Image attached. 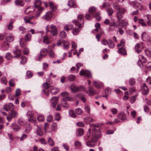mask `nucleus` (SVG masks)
I'll return each mask as SVG.
<instances>
[{"label": "nucleus", "instance_id": "39", "mask_svg": "<svg viewBox=\"0 0 151 151\" xmlns=\"http://www.w3.org/2000/svg\"><path fill=\"white\" fill-rule=\"evenodd\" d=\"M5 57L7 60H10L12 58V56L10 52H8L6 54Z\"/></svg>", "mask_w": 151, "mask_h": 151}, {"label": "nucleus", "instance_id": "26", "mask_svg": "<svg viewBox=\"0 0 151 151\" xmlns=\"http://www.w3.org/2000/svg\"><path fill=\"white\" fill-rule=\"evenodd\" d=\"M19 43L20 46L23 47L26 45V41L23 38H21L20 40Z\"/></svg>", "mask_w": 151, "mask_h": 151}, {"label": "nucleus", "instance_id": "37", "mask_svg": "<svg viewBox=\"0 0 151 151\" xmlns=\"http://www.w3.org/2000/svg\"><path fill=\"white\" fill-rule=\"evenodd\" d=\"M40 53L41 55L44 57L47 53V50L45 49H43L41 50Z\"/></svg>", "mask_w": 151, "mask_h": 151}, {"label": "nucleus", "instance_id": "14", "mask_svg": "<svg viewBox=\"0 0 151 151\" xmlns=\"http://www.w3.org/2000/svg\"><path fill=\"white\" fill-rule=\"evenodd\" d=\"M59 89L55 87H54L52 86L50 87V92L53 94H55L59 92Z\"/></svg>", "mask_w": 151, "mask_h": 151}, {"label": "nucleus", "instance_id": "2", "mask_svg": "<svg viewBox=\"0 0 151 151\" xmlns=\"http://www.w3.org/2000/svg\"><path fill=\"white\" fill-rule=\"evenodd\" d=\"M42 2L40 0H36L34 2L35 9L37 11L36 16L39 17L43 9L41 6Z\"/></svg>", "mask_w": 151, "mask_h": 151}, {"label": "nucleus", "instance_id": "44", "mask_svg": "<svg viewBox=\"0 0 151 151\" xmlns=\"http://www.w3.org/2000/svg\"><path fill=\"white\" fill-rule=\"evenodd\" d=\"M73 27L72 25H66L64 27V29L67 31H68L70 29Z\"/></svg>", "mask_w": 151, "mask_h": 151}, {"label": "nucleus", "instance_id": "13", "mask_svg": "<svg viewBox=\"0 0 151 151\" xmlns=\"http://www.w3.org/2000/svg\"><path fill=\"white\" fill-rule=\"evenodd\" d=\"M26 2H29L31 0H24ZM15 4L16 5L23 6L24 4V2L23 0H16L15 2Z\"/></svg>", "mask_w": 151, "mask_h": 151}, {"label": "nucleus", "instance_id": "56", "mask_svg": "<svg viewBox=\"0 0 151 151\" xmlns=\"http://www.w3.org/2000/svg\"><path fill=\"white\" fill-rule=\"evenodd\" d=\"M105 93L107 95H109L111 94V90L109 88H106L105 90Z\"/></svg>", "mask_w": 151, "mask_h": 151}, {"label": "nucleus", "instance_id": "58", "mask_svg": "<svg viewBox=\"0 0 151 151\" xmlns=\"http://www.w3.org/2000/svg\"><path fill=\"white\" fill-rule=\"evenodd\" d=\"M107 12L109 16L111 15L113 12V10L111 8H110L109 9L107 10Z\"/></svg>", "mask_w": 151, "mask_h": 151}, {"label": "nucleus", "instance_id": "8", "mask_svg": "<svg viewBox=\"0 0 151 151\" xmlns=\"http://www.w3.org/2000/svg\"><path fill=\"white\" fill-rule=\"evenodd\" d=\"M11 127L14 132H17L20 129V127L15 123H12L11 124Z\"/></svg>", "mask_w": 151, "mask_h": 151}, {"label": "nucleus", "instance_id": "16", "mask_svg": "<svg viewBox=\"0 0 151 151\" xmlns=\"http://www.w3.org/2000/svg\"><path fill=\"white\" fill-rule=\"evenodd\" d=\"M93 86L96 88H100L103 86V84L101 82L93 81Z\"/></svg>", "mask_w": 151, "mask_h": 151}, {"label": "nucleus", "instance_id": "43", "mask_svg": "<svg viewBox=\"0 0 151 151\" xmlns=\"http://www.w3.org/2000/svg\"><path fill=\"white\" fill-rule=\"evenodd\" d=\"M69 115L73 118H75L76 117V115L74 113V112L72 110H70L69 111Z\"/></svg>", "mask_w": 151, "mask_h": 151}, {"label": "nucleus", "instance_id": "47", "mask_svg": "<svg viewBox=\"0 0 151 151\" xmlns=\"http://www.w3.org/2000/svg\"><path fill=\"white\" fill-rule=\"evenodd\" d=\"M27 135L25 134H23L21 137L19 138L20 140L21 141H23L27 137Z\"/></svg>", "mask_w": 151, "mask_h": 151}, {"label": "nucleus", "instance_id": "41", "mask_svg": "<svg viewBox=\"0 0 151 151\" xmlns=\"http://www.w3.org/2000/svg\"><path fill=\"white\" fill-rule=\"evenodd\" d=\"M80 32L79 29L77 28L73 29L72 30V33L74 35H77Z\"/></svg>", "mask_w": 151, "mask_h": 151}, {"label": "nucleus", "instance_id": "48", "mask_svg": "<svg viewBox=\"0 0 151 151\" xmlns=\"http://www.w3.org/2000/svg\"><path fill=\"white\" fill-rule=\"evenodd\" d=\"M85 109L86 111L88 114H89L90 111V106L88 105H85Z\"/></svg>", "mask_w": 151, "mask_h": 151}, {"label": "nucleus", "instance_id": "12", "mask_svg": "<svg viewBox=\"0 0 151 151\" xmlns=\"http://www.w3.org/2000/svg\"><path fill=\"white\" fill-rule=\"evenodd\" d=\"M55 46L54 44L52 46H49L48 47V50L49 51V56L50 58H53L54 56V54L53 51V47Z\"/></svg>", "mask_w": 151, "mask_h": 151}, {"label": "nucleus", "instance_id": "7", "mask_svg": "<svg viewBox=\"0 0 151 151\" xmlns=\"http://www.w3.org/2000/svg\"><path fill=\"white\" fill-rule=\"evenodd\" d=\"M79 74L81 76L85 75L88 77H90L92 76L90 72L86 70H82L80 71Z\"/></svg>", "mask_w": 151, "mask_h": 151}, {"label": "nucleus", "instance_id": "53", "mask_svg": "<svg viewBox=\"0 0 151 151\" xmlns=\"http://www.w3.org/2000/svg\"><path fill=\"white\" fill-rule=\"evenodd\" d=\"M23 54L24 55H27L29 52V49L27 47H25L23 50Z\"/></svg>", "mask_w": 151, "mask_h": 151}, {"label": "nucleus", "instance_id": "9", "mask_svg": "<svg viewBox=\"0 0 151 151\" xmlns=\"http://www.w3.org/2000/svg\"><path fill=\"white\" fill-rule=\"evenodd\" d=\"M139 60L137 62V63L139 66L141 67L140 64H142V62L145 63L147 61V59L143 56L140 55L139 56Z\"/></svg>", "mask_w": 151, "mask_h": 151}, {"label": "nucleus", "instance_id": "21", "mask_svg": "<svg viewBox=\"0 0 151 151\" xmlns=\"http://www.w3.org/2000/svg\"><path fill=\"white\" fill-rule=\"evenodd\" d=\"M1 47L3 50H7L9 47V44L8 42H4L1 46Z\"/></svg>", "mask_w": 151, "mask_h": 151}, {"label": "nucleus", "instance_id": "64", "mask_svg": "<svg viewBox=\"0 0 151 151\" xmlns=\"http://www.w3.org/2000/svg\"><path fill=\"white\" fill-rule=\"evenodd\" d=\"M136 99V98L135 96H132L130 99V101L131 103L133 104L135 101Z\"/></svg>", "mask_w": 151, "mask_h": 151}, {"label": "nucleus", "instance_id": "42", "mask_svg": "<svg viewBox=\"0 0 151 151\" xmlns=\"http://www.w3.org/2000/svg\"><path fill=\"white\" fill-rule=\"evenodd\" d=\"M1 82L5 85L7 84V81L5 77H3L1 78Z\"/></svg>", "mask_w": 151, "mask_h": 151}, {"label": "nucleus", "instance_id": "45", "mask_svg": "<svg viewBox=\"0 0 151 151\" xmlns=\"http://www.w3.org/2000/svg\"><path fill=\"white\" fill-rule=\"evenodd\" d=\"M43 42L46 44H48L50 43V42L49 40L48 37L47 36H45L43 39Z\"/></svg>", "mask_w": 151, "mask_h": 151}, {"label": "nucleus", "instance_id": "52", "mask_svg": "<svg viewBox=\"0 0 151 151\" xmlns=\"http://www.w3.org/2000/svg\"><path fill=\"white\" fill-rule=\"evenodd\" d=\"M76 113L78 115L81 114L83 112L82 110L80 108H77L75 110Z\"/></svg>", "mask_w": 151, "mask_h": 151}, {"label": "nucleus", "instance_id": "27", "mask_svg": "<svg viewBox=\"0 0 151 151\" xmlns=\"http://www.w3.org/2000/svg\"><path fill=\"white\" fill-rule=\"evenodd\" d=\"M68 6L73 8H75L76 7L75 1L73 0H70L68 2Z\"/></svg>", "mask_w": 151, "mask_h": 151}, {"label": "nucleus", "instance_id": "30", "mask_svg": "<svg viewBox=\"0 0 151 151\" xmlns=\"http://www.w3.org/2000/svg\"><path fill=\"white\" fill-rule=\"evenodd\" d=\"M6 40L7 42H11L14 40V38L12 35H9L6 38Z\"/></svg>", "mask_w": 151, "mask_h": 151}, {"label": "nucleus", "instance_id": "35", "mask_svg": "<svg viewBox=\"0 0 151 151\" xmlns=\"http://www.w3.org/2000/svg\"><path fill=\"white\" fill-rule=\"evenodd\" d=\"M37 17L36 14L35 16H31L30 17H25L24 18V20L25 21V18H26V19H28V20L30 21V20L32 19L35 20L37 19V17Z\"/></svg>", "mask_w": 151, "mask_h": 151}, {"label": "nucleus", "instance_id": "54", "mask_svg": "<svg viewBox=\"0 0 151 151\" xmlns=\"http://www.w3.org/2000/svg\"><path fill=\"white\" fill-rule=\"evenodd\" d=\"M68 94H69V93L66 91H65L64 92H63L61 93V96H62L64 97H70L69 96Z\"/></svg>", "mask_w": 151, "mask_h": 151}, {"label": "nucleus", "instance_id": "60", "mask_svg": "<svg viewBox=\"0 0 151 151\" xmlns=\"http://www.w3.org/2000/svg\"><path fill=\"white\" fill-rule=\"evenodd\" d=\"M109 6V4L108 3H103L102 5L100 6L101 8V9L104 8H106L107 7H108Z\"/></svg>", "mask_w": 151, "mask_h": 151}, {"label": "nucleus", "instance_id": "6", "mask_svg": "<svg viewBox=\"0 0 151 151\" xmlns=\"http://www.w3.org/2000/svg\"><path fill=\"white\" fill-rule=\"evenodd\" d=\"M70 88L73 92H77L79 91H83L84 89V87L82 86L77 87L74 85H72L71 86Z\"/></svg>", "mask_w": 151, "mask_h": 151}, {"label": "nucleus", "instance_id": "50", "mask_svg": "<svg viewBox=\"0 0 151 151\" xmlns=\"http://www.w3.org/2000/svg\"><path fill=\"white\" fill-rule=\"evenodd\" d=\"M139 23L141 24L143 26L146 27L147 26L146 24L144 21L142 19H139Z\"/></svg>", "mask_w": 151, "mask_h": 151}, {"label": "nucleus", "instance_id": "31", "mask_svg": "<svg viewBox=\"0 0 151 151\" xmlns=\"http://www.w3.org/2000/svg\"><path fill=\"white\" fill-rule=\"evenodd\" d=\"M37 135L39 136H42L43 134V132L38 126H37Z\"/></svg>", "mask_w": 151, "mask_h": 151}, {"label": "nucleus", "instance_id": "29", "mask_svg": "<svg viewBox=\"0 0 151 151\" xmlns=\"http://www.w3.org/2000/svg\"><path fill=\"white\" fill-rule=\"evenodd\" d=\"M47 144L51 146H53L54 145V142L53 139L51 137L49 138Z\"/></svg>", "mask_w": 151, "mask_h": 151}, {"label": "nucleus", "instance_id": "59", "mask_svg": "<svg viewBox=\"0 0 151 151\" xmlns=\"http://www.w3.org/2000/svg\"><path fill=\"white\" fill-rule=\"evenodd\" d=\"M52 128V130L55 131L57 129V127L56 123H53L51 125Z\"/></svg>", "mask_w": 151, "mask_h": 151}, {"label": "nucleus", "instance_id": "32", "mask_svg": "<svg viewBox=\"0 0 151 151\" xmlns=\"http://www.w3.org/2000/svg\"><path fill=\"white\" fill-rule=\"evenodd\" d=\"M73 23L76 26H78V27L80 28H81L83 26H82V24H80V22L77 20H74L73 21Z\"/></svg>", "mask_w": 151, "mask_h": 151}, {"label": "nucleus", "instance_id": "51", "mask_svg": "<svg viewBox=\"0 0 151 151\" xmlns=\"http://www.w3.org/2000/svg\"><path fill=\"white\" fill-rule=\"evenodd\" d=\"M37 120L40 122H43L45 118L42 115H40L37 117Z\"/></svg>", "mask_w": 151, "mask_h": 151}, {"label": "nucleus", "instance_id": "1", "mask_svg": "<svg viewBox=\"0 0 151 151\" xmlns=\"http://www.w3.org/2000/svg\"><path fill=\"white\" fill-rule=\"evenodd\" d=\"M89 130H92V133L91 140L86 142V145L89 147H93L95 145V142L100 136V132L99 128L100 126L98 124H90Z\"/></svg>", "mask_w": 151, "mask_h": 151}, {"label": "nucleus", "instance_id": "62", "mask_svg": "<svg viewBox=\"0 0 151 151\" xmlns=\"http://www.w3.org/2000/svg\"><path fill=\"white\" fill-rule=\"evenodd\" d=\"M95 17L96 18V19L98 21L100 20L101 18L100 14L99 13H96Z\"/></svg>", "mask_w": 151, "mask_h": 151}, {"label": "nucleus", "instance_id": "10", "mask_svg": "<svg viewBox=\"0 0 151 151\" xmlns=\"http://www.w3.org/2000/svg\"><path fill=\"white\" fill-rule=\"evenodd\" d=\"M58 98L57 97H52L50 99V101L52 104V107L55 108V107L56 105L58 103Z\"/></svg>", "mask_w": 151, "mask_h": 151}, {"label": "nucleus", "instance_id": "3", "mask_svg": "<svg viewBox=\"0 0 151 151\" xmlns=\"http://www.w3.org/2000/svg\"><path fill=\"white\" fill-rule=\"evenodd\" d=\"M74 100V99L70 97H63L61 101V105L63 107L68 108L69 107V105L67 102V101H72Z\"/></svg>", "mask_w": 151, "mask_h": 151}, {"label": "nucleus", "instance_id": "63", "mask_svg": "<svg viewBox=\"0 0 151 151\" xmlns=\"http://www.w3.org/2000/svg\"><path fill=\"white\" fill-rule=\"evenodd\" d=\"M111 111L112 114L115 115L117 114L118 112V110L116 108H112L111 109Z\"/></svg>", "mask_w": 151, "mask_h": 151}, {"label": "nucleus", "instance_id": "25", "mask_svg": "<svg viewBox=\"0 0 151 151\" xmlns=\"http://www.w3.org/2000/svg\"><path fill=\"white\" fill-rule=\"evenodd\" d=\"M96 10V9L95 7L92 6L89 8L88 11L90 14H93L94 15Z\"/></svg>", "mask_w": 151, "mask_h": 151}, {"label": "nucleus", "instance_id": "36", "mask_svg": "<svg viewBox=\"0 0 151 151\" xmlns=\"http://www.w3.org/2000/svg\"><path fill=\"white\" fill-rule=\"evenodd\" d=\"M21 61L20 63L23 65L24 64L27 62V59L26 57L22 56L21 57Z\"/></svg>", "mask_w": 151, "mask_h": 151}, {"label": "nucleus", "instance_id": "18", "mask_svg": "<svg viewBox=\"0 0 151 151\" xmlns=\"http://www.w3.org/2000/svg\"><path fill=\"white\" fill-rule=\"evenodd\" d=\"M52 11L47 12L45 15L42 17V18L46 20H49L52 17Z\"/></svg>", "mask_w": 151, "mask_h": 151}, {"label": "nucleus", "instance_id": "28", "mask_svg": "<svg viewBox=\"0 0 151 151\" xmlns=\"http://www.w3.org/2000/svg\"><path fill=\"white\" fill-rule=\"evenodd\" d=\"M108 45L109 47L110 48H113L114 47V43L111 39L108 40Z\"/></svg>", "mask_w": 151, "mask_h": 151}, {"label": "nucleus", "instance_id": "15", "mask_svg": "<svg viewBox=\"0 0 151 151\" xmlns=\"http://www.w3.org/2000/svg\"><path fill=\"white\" fill-rule=\"evenodd\" d=\"M126 114L123 112H121L118 114V118L122 121H124L126 120Z\"/></svg>", "mask_w": 151, "mask_h": 151}, {"label": "nucleus", "instance_id": "40", "mask_svg": "<svg viewBox=\"0 0 151 151\" xmlns=\"http://www.w3.org/2000/svg\"><path fill=\"white\" fill-rule=\"evenodd\" d=\"M59 36L61 38H65L66 37V34L65 32L62 31L60 33Z\"/></svg>", "mask_w": 151, "mask_h": 151}, {"label": "nucleus", "instance_id": "4", "mask_svg": "<svg viewBox=\"0 0 151 151\" xmlns=\"http://www.w3.org/2000/svg\"><path fill=\"white\" fill-rule=\"evenodd\" d=\"M49 26L48 25L46 27L45 29L46 30V32H47L49 31L50 32L51 34L54 36L57 35V29L56 27L53 24H51L50 26V30H49Z\"/></svg>", "mask_w": 151, "mask_h": 151}, {"label": "nucleus", "instance_id": "11", "mask_svg": "<svg viewBox=\"0 0 151 151\" xmlns=\"http://www.w3.org/2000/svg\"><path fill=\"white\" fill-rule=\"evenodd\" d=\"M143 87L142 90V93L144 95H147L149 92V90L146 86V84L145 83H144L143 85Z\"/></svg>", "mask_w": 151, "mask_h": 151}, {"label": "nucleus", "instance_id": "24", "mask_svg": "<svg viewBox=\"0 0 151 151\" xmlns=\"http://www.w3.org/2000/svg\"><path fill=\"white\" fill-rule=\"evenodd\" d=\"M18 124L21 126H24L26 124V122L23 119L21 118L19 119L18 120Z\"/></svg>", "mask_w": 151, "mask_h": 151}, {"label": "nucleus", "instance_id": "55", "mask_svg": "<svg viewBox=\"0 0 151 151\" xmlns=\"http://www.w3.org/2000/svg\"><path fill=\"white\" fill-rule=\"evenodd\" d=\"M55 120L59 121L60 120V114L58 113H56L55 114Z\"/></svg>", "mask_w": 151, "mask_h": 151}, {"label": "nucleus", "instance_id": "33", "mask_svg": "<svg viewBox=\"0 0 151 151\" xmlns=\"http://www.w3.org/2000/svg\"><path fill=\"white\" fill-rule=\"evenodd\" d=\"M18 115L17 112L15 110H11L10 112V116L13 118L15 117Z\"/></svg>", "mask_w": 151, "mask_h": 151}, {"label": "nucleus", "instance_id": "19", "mask_svg": "<svg viewBox=\"0 0 151 151\" xmlns=\"http://www.w3.org/2000/svg\"><path fill=\"white\" fill-rule=\"evenodd\" d=\"M86 92L90 96H93L96 94L95 91L93 90L92 87L90 86H89V88L88 90L86 91Z\"/></svg>", "mask_w": 151, "mask_h": 151}, {"label": "nucleus", "instance_id": "17", "mask_svg": "<svg viewBox=\"0 0 151 151\" xmlns=\"http://www.w3.org/2000/svg\"><path fill=\"white\" fill-rule=\"evenodd\" d=\"M143 48L142 47H140V44L139 43H137L135 46V50L136 52L139 53L142 52Z\"/></svg>", "mask_w": 151, "mask_h": 151}, {"label": "nucleus", "instance_id": "5", "mask_svg": "<svg viewBox=\"0 0 151 151\" xmlns=\"http://www.w3.org/2000/svg\"><path fill=\"white\" fill-rule=\"evenodd\" d=\"M126 12V10L124 9L119 8L118 9V11L117 12V17L118 18L117 22H119L120 20L122 18V14H124Z\"/></svg>", "mask_w": 151, "mask_h": 151}, {"label": "nucleus", "instance_id": "49", "mask_svg": "<svg viewBox=\"0 0 151 151\" xmlns=\"http://www.w3.org/2000/svg\"><path fill=\"white\" fill-rule=\"evenodd\" d=\"M75 145L76 148H78L81 146V144L80 141H77L75 142Z\"/></svg>", "mask_w": 151, "mask_h": 151}, {"label": "nucleus", "instance_id": "46", "mask_svg": "<svg viewBox=\"0 0 151 151\" xmlns=\"http://www.w3.org/2000/svg\"><path fill=\"white\" fill-rule=\"evenodd\" d=\"M145 52L146 55L148 57H151V52L148 49H145Z\"/></svg>", "mask_w": 151, "mask_h": 151}, {"label": "nucleus", "instance_id": "23", "mask_svg": "<svg viewBox=\"0 0 151 151\" xmlns=\"http://www.w3.org/2000/svg\"><path fill=\"white\" fill-rule=\"evenodd\" d=\"M32 129V127L29 124H28L26 127L24 132L25 133L28 134L29 133Z\"/></svg>", "mask_w": 151, "mask_h": 151}, {"label": "nucleus", "instance_id": "57", "mask_svg": "<svg viewBox=\"0 0 151 151\" xmlns=\"http://www.w3.org/2000/svg\"><path fill=\"white\" fill-rule=\"evenodd\" d=\"M75 76L73 75H70L68 77V79L70 81H74L75 80Z\"/></svg>", "mask_w": 151, "mask_h": 151}, {"label": "nucleus", "instance_id": "22", "mask_svg": "<svg viewBox=\"0 0 151 151\" xmlns=\"http://www.w3.org/2000/svg\"><path fill=\"white\" fill-rule=\"evenodd\" d=\"M118 52L121 55H125L127 54V52L125 50L123 47L120 48L118 50Z\"/></svg>", "mask_w": 151, "mask_h": 151}, {"label": "nucleus", "instance_id": "34", "mask_svg": "<svg viewBox=\"0 0 151 151\" xmlns=\"http://www.w3.org/2000/svg\"><path fill=\"white\" fill-rule=\"evenodd\" d=\"M94 16L93 14H91L89 13V14H86L85 15L86 19L88 20H91Z\"/></svg>", "mask_w": 151, "mask_h": 151}, {"label": "nucleus", "instance_id": "61", "mask_svg": "<svg viewBox=\"0 0 151 151\" xmlns=\"http://www.w3.org/2000/svg\"><path fill=\"white\" fill-rule=\"evenodd\" d=\"M9 107V109L11 110H13L15 108V106L12 103H9L8 104Z\"/></svg>", "mask_w": 151, "mask_h": 151}, {"label": "nucleus", "instance_id": "20", "mask_svg": "<svg viewBox=\"0 0 151 151\" xmlns=\"http://www.w3.org/2000/svg\"><path fill=\"white\" fill-rule=\"evenodd\" d=\"M35 10L34 7L32 6H30L27 7L24 11V13L25 14H28L32 12H33Z\"/></svg>", "mask_w": 151, "mask_h": 151}, {"label": "nucleus", "instance_id": "38", "mask_svg": "<svg viewBox=\"0 0 151 151\" xmlns=\"http://www.w3.org/2000/svg\"><path fill=\"white\" fill-rule=\"evenodd\" d=\"M118 24H119V26H126L127 25V23L124 20H122L121 21L120 23H119Z\"/></svg>", "mask_w": 151, "mask_h": 151}]
</instances>
